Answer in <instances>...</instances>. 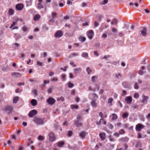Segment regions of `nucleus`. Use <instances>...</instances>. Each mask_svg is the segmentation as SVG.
Returning a JSON list of instances; mask_svg holds the SVG:
<instances>
[{
  "instance_id": "60",
  "label": "nucleus",
  "mask_w": 150,
  "mask_h": 150,
  "mask_svg": "<svg viewBox=\"0 0 150 150\" xmlns=\"http://www.w3.org/2000/svg\"><path fill=\"white\" fill-rule=\"evenodd\" d=\"M103 120V119H101L100 121L98 122H96V124L98 125H100L101 121Z\"/></svg>"
},
{
  "instance_id": "39",
  "label": "nucleus",
  "mask_w": 150,
  "mask_h": 150,
  "mask_svg": "<svg viewBox=\"0 0 150 150\" xmlns=\"http://www.w3.org/2000/svg\"><path fill=\"white\" fill-rule=\"evenodd\" d=\"M38 139L39 140L42 141L44 140V137L42 136L39 135L38 137Z\"/></svg>"
},
{
  "instance_id": "9",
  "label": "nucleus",
  "mask_w": 150,
  "mask_h": 150,
  "mask_svg": "<svg viewBox=\"0 0 150 150\" xmlns=\"http://www.w3.org/2000/svg\"><path fill=\"white\" fill-rule=\"evenodd\" d=\"M62 32L60 30H58L56 32L55 34V37L57 38H59L62 37Z\"/></svg>"
},
{
  "instance_id": "64",
  "label": "nucleus",
  "mask_w": 150,
  "mask_h": 150,
  "mask_svg": "<svg viewBox=\"0 0 150 150\" xmlns=\"http://www.w3.org/2000/svg\"><path fill=\"white\" fill-rule=\"evenodd\" d=\"M93 98H98V96L95 93H93L92 94Z\"/></svg>"
},
{
  "instance_id": "52",
  "label": "nucleus",
  "mask_w": 150,
  "mask_h": 150,
  "mask_svg": "<svg viewBox=\"0 0 150 150\" xmlns=\"http://www.w3.org/2000/svg\"><path fill=\"white\" fill-rule=\"evenodd\" d=\"M134 88L136 89H138L139 88V86H138L137 83H135L134 86Z\"/></svg>"
},
{
  "instance_id": "23",
  "label": "nucleus",
  "mask_w": 150,
  "mask_h": 150,
  "mask_svg": "<svg viewBox=\"0 0 150 150\" xmlns=\"http://www.w3.org/2000/svg\"><path fill=\"white\" fill-rule=\"evenodd\" d=\"M110 116H112V119L113 120H116L117 118V116L115 114H112Z\"/></svg>"
},
{
  "instance_id": "44",
  "label": "nucleus",
  "mask_w": 150,
  "mask_h": 150,
  "mask_svg": "<svg viewBox=\"0 0 150 150\" xmlns=\"http://www.w3.org/2000/svg\"><path fill=\"white\" fill-rule=\"evenodd\" d=\"M77 55H78V54H77L76 53H74L72 54H70V57H75V56H77Z\"/></svg>"
},
{
  "instance_id": "56",
  "label": "nucleus",
  "mask_w": 150,
  "mask_h": 150,
  "mask_svg": "<svg viewBox=\"0 0 150 150\" xmlns=\"http://www.w3.org/2000/svg\"><path fill=\"white\" fill-rule=\"evenodd\" d=\"M125 132V131L123 129H121L120 130L119 132V133L120 134H124Z\"/></svg>"
},
{
  "instance_id": "21",
  "label": "nucleus",
  "mask_w": 150,
  "mask_h": 150,
  "mask_svg": "<svg viewBox=\"0 0 150 150\" xmlns=\"http://www.w3.org/2000/svg\"><path fill=\"white\" fill-rule=\"evenodd\" d=\"M74 122L76 126L77 127H80L82 125V124L81 123L79 122L78 121H75Z\"/></svg>"
},
{
  "instance_id": "41",
  "label": "nucleus",
  "mask_w": 150,
  "mask_h": 150,
  "mask_svg": "<svg viewBox=\"0 0 150 150\" xmlns=\"http://www.w3.org/2000/svg\"><path fill=\"white\" fill-rule=\"evenodd\" d=\"M55 21V18H52L50 19L49 20V22H50L52 23H53Z\"/></svg>"
},
{
  "instance_id": "15",
  "label": "nucleus",
  "mask_w": 150,
  "mask_h": 150,
  "mask_svg": "<svg viewBox=\"0 0 150 150\" xmlns=\"http://www.w3.org/2000/svg\"><path fill=\"white\" fill-rule=\"evenodd\" d=\"M14 10L12 8H9L8 9V14L10 16H12L14 14Z\"/></svg>"
},
{
  "instance_id": "54",
  "label": "nucleus",
  "mask_w": 150,
  "mask_h": 150,
  "mask_svg": "<svg viewBox=\"0 0 150 150\" xmlns=\"http://www.w3.org/2000/svg\"><path fill=\"white\" fill-rule=\"evenodd\" d=\"M72 134V132L71 131H69L68 132V135L69 137L71 136Z\"/></svg>"
},
{
  "instance_id": "16",
  "label": "nucleus",
  "mask_w": 150,
  "mask_h": 150,
  "mask_svg": "<svg viewBox=\"0 0 150 150\" xmlns=\"http://www.w3.org/2000/svg\"><path fill=\"white\" fill-rule=\"evenodd\" d=\"M129 138L127 137L122 138H121L119 139V141L123 142H127Z\"/></svg>"
},
{
  "instance_id": "40",
  "label": "nucleus",
  "mask_w": 150,
  "mask_h": 150,
  "mask_svg": "<svg viewBox=\"0 0 150 150\" xmlns=\"http://www.w3.org/2000/svg\"><path fill=\"white\" fill-rule=\"evenodd\" d=\"M97 78V77L96 76H94L92 77L91 78L92 81L94 82L95 81V80Z\"/></svg>"
},
{
  "instance_id": "28",
  "label": "nucleus",
  "mask_w": 150,
  "mask_h": 150,
  "mask_svg": "<svg viewBox=\"0 0 150 150\" xmlns=\"http://www.w3.org/2000/svg\"><path fill=\"white\" fill-rule=\"evenodd\" d=\"M129 114L127 112L123 113L122 114V117L123 118H125L128 116Z\"/></svg>"
},
{
  "instance_id": "43",
  "label": "nucleus",
  "mask_w": 150,
  "mask_h": 150,
  "mask_svg": "<svg viewBox=\"0 0 150 150\" xmlns=\"http://www.w3.org/2000/svg\"><path fill=\"white\" fill-rule=\"evenodd\" d=\"M37 64L41 67L43 65V64L42 63L39 61L37 62Z\"/></svg>"
},
{
  "instance_id": "53",
  "label": "nucleus",
  "mask_w": 150,
  "mask_h": 150,
  "mask_svg": "<svg viewBox=\"0 0 150 150\" xmlns=\"http://www.w3.org/2000/svg\"><path fill=\"white\" fill-rule=\"evenodd\" d=\"M110 56L109 55H107L106 56H104L102 58V59H106L107 58H110Z\"/></svg>"
},
{
  "instance_id": "58",
  "label": "nucleus",
  "mask_w": 150,
  "mask_h": 150,
  "mask_svg": "<svg viewBox=\"0 0 150 150\" xmlns=\"http://www.w3.org/2000/svg\"><path fill=\"white\" fill-rule=\"evenodd\" d=\"M71 94L73 95H75L76 94L75 91L74 90H71Z\"/></svg>"
},
{
  "instance_id": "61",
  "label": "nucleus",
  "mask_w": 150,
  "mask_h": 150,
  "mask_svg": "<svg viewBox=\"0 0 150 150\" xmlns=\"http://www.w3.org/2000/svg\"><path fill=\"white\" fill-rule=\"evenodd\" d=\"M102 37L103 38H105L107 37V35L106 34L103 33V34Z\"/></svg>"
},
{
  "instance_id": "62",
  "label": "nucleus",
  "mask_w": 150,
  "mask_h": 150,
  "mask_svg": "<svg viewBox=\"0 0 150 150\" xmlns=\"http://www.w3.org/2000/svg\"><path fill=\"white\" fill-rule=\"evenodd\" d=\"M56 15V13L54 12H52V18H54Z\"/></svg>"
},
{
  "instance_id": "12",
  "label": "nucleus",
  "mask_w": 150,
  "mask_h": 150,
  "mask_svg": "<svg viewBox=\"0 0 150 150\" xmlns=\"http://www.w3.org/2000/svg\"><path fill=\"white\" fill-rule=\"evenodd\" d=\"M96 99H93L91 102V105L94 107H96L97 106V105L96 103Z\"/></svg>"
},
{
  "instance_id": "49",
  "label": "nucleus",
  "mask_w": 150,
  "mask_h": 150,
  "mask_svg": "<svg viewBox=\"0 0 150 150\" xmlns=\"http://www.w3.org/2000/svg\"><path fill=\"white\" fill-rule=\"evenodd\" d=\"M108 0H104L102 2V4L103 5L105 4L108 3Z\"/></svg>"
},
{
  "instance_id": "6",
  "label": "nucleus",
  "mask_w": 150,
  "mask_h": 150,
  "mask_svg": "<svg viewBox=\"0 0 150 150\" xmlns=\"http://www.w3.org/2000/svg\"><path fill=\"white\" fill-rule=\"evenodd\" d=\"M144 127V126L143 125L139 123L136 125V129L137 131H139Z\"/></svg>"
},
{
  "instance_id": "33",
  "label": "nucleus",
  "mask_w": 150,
  "mask_h": 150,
  "mask_svg": "<svg viewBox=\"0 0 150 150\" xmlns=\"http://www.w3.org/2000/svg\"><path fill=\"white\" fill-rule=\"evenodd\" d=\"M40 18V16L38 15H35L34 17V19L35 21L37 20H38Z\"/></svg>"
},
{
  "instance_id": "45",
  "label": "nucleus",
  "mask_w": 150,
  "mask_h": 150,
  "mask_svg": "<svg viewBox=\"0 0 150 150\" xmlns=\"http://www.w3.org/2000/svg\"><path fill=\"white\" fill-rule=\"evenodd\" d=\"M82 118V116L80 115H78L77 117V120L76 121H79L80 120H81Z\"/></svg>"
},
{
  "instance_id": "25",
  "label": "nucleus",
  "mask_w": 150,
  "mask_h": 150,
  "mask_svg": "<svg viewBox=\"0 0 150 150\" xmlns=\"http://www.w3.org/2000/svg\"><path fill=\"white\" fill-rule=\"evenodd\" d=\"M115 77L117 79H120L122 77V76L120 73H118L115 74Z\"/></svg>"
},
{
  "instance_id": "55",
  "label": "nucleus",
  "mask_w": 150,
  "mask_h": 150,
  "mask_svg": "<svg viewBox=\"0 0 150 150\" xmlns=\"http://www.w3.org/2000/svg\"><path fill=\"white\" fill-rule=\"evenodd\" d=\"M32 92L33 94L36 95L37 94V91L36 89H34L32 91Z\"/></svg>"
},
{
  "instance_id": "30",
  "label": "nucleus",
  "mask_w": 150,
  "mask_h": 150,
  "mask_svg": "<svg viewBox=\"0 0 150 150\" xmlns=\"http://www.w3.org/2000/svg\"><path fill=\"white\" fill-rule=\"evenodd\" d=\"M134 4V5L136 7H137L139 6V4L137 3H134L132 2H130L129 3V6H132Z\"/></svg>"
},
{
  "instance_id": "19",
  "label": "nucleus",
  "mask_w": 150,
  "mask_h": 150,
  "mask_svg": "<svg viewBox=\"0 0 150 150\" xmlns=\"http://www.w3.org/2000/svg\"><path fill=\"white\" fill-rule=\"evenodd\" d=\"M141 35H142L143 36H145L146 35V29L145 28H144L143 30L141 31Z\"/></svg>"
},
{
  "instance_id": "50",
  "label": "nucleus",
  "mask_w": 150,
  "mask_h": 150,
  "mask_svg": "<svg viewBox=\"0 0 150 150\" xmlns=\"http://www.w3.org/2000/svg\"><path fill=\"white\" fill-rule=\"evenodd\" d=\"M16 22H13V23L11 25V26L10 27V28H13V27L15 25H16Z\"/></svg>"
},
{
  "instance_id": "34",
  "label": "nucleus",
  "mask_w": 150,
  "mask_h": 150,
  "mask_svg": "<svg viewBox=\"0 0 150 150\" xmlns=\"http://www.w3.org/2000/svg\"><path fill=\"white\" fill-rule=\"evenodd\" d=\"M64 142H60L58 143V146L59 147H62L64 144Z\"/></svg>"
},
{
  "instance_id": "26",
  "label": "nucleus",
  "mask_w": 150,
  "mask_h": 150,
  "mask_svg": "<svg viewBox=\"0 0 150 150\" xmlns=\"http://www.w3.org/2000/svg\"><path fill=\"white\" fill-rule=\"evenodd\" d=\"M37 7L39 9H41L43 8V6H42V4L41 2H39L38 4Z\"/></svg>"
},
{
  "instance_id": "31",
  "label": "nucleus",
  "mask_w": 150,
  "mask_h": 150,
  "mask_svg": "<svg viewBox=\"0 0 150 150\" xmlns=\"http://www.w3.org/2000/svg\"><path fill=\"white\" fill-rule=\"evenodd\" d=\"M81 56L84 58H87L88 57V55L87 53L86 52H83Z\"/></svg>"
},
{
  "instance_id": "46",
  "label": "nucleus",
  "mask_w": 150,
  "mask_h": 150,
  "mask_svg": "<svg viewBox=\"0 0 150 150\" xmlns=\"http://www.w3.org/2000/svg\"><path fill=\"white\" fill-rule=\"evenodd\" d=\"M22 29H23V30L24 31L26 32V31H27V30H28V28H27V27L26 26H23V27Z\"/></svg>"
},
{
  "instance_id": "1",
  "label": "nucleus",
  "mask_w": 150,
  "mask_h": 150,
  "mask_svg": "<svg viewBox=\"0 0 150 150\" xmlns=\"http://www.w3.org/2000/svg\"><path fill=\"white\" fill-rule=\"evenodd\" d=\"M44 119L43 118L35 117L33 121L37 125H42L44 124Z\"/></svg>"
},
{
  "instance_id": "8",
  "label": "nucleus",
  "mask_w": 150,
  "mask_h": 150,
  "mask_svg": "<svg viewBox=\"0 0 150 150\" xmlns=\"http://www.w3.org/2000/svg\"><path fill=\"white\" fill-rule=\"evenodd\" d=\"M142 99L141 101L144 104H146L147 102V100L149 98V97L147 96H146L144 95H142Z\"/></svg>"
},
{
  "instance_id": "38",
  "label": "nucleus",
  "mask_w": 150,
  "mask_h": 150,
  "mask_svg": "<svg viewBox=\"0 0 150 150\" xmlns=\"http://www.w3.org/2000/svg\"><path fill=\"white\" fill-rule=\"evenodd\" d=\"M113 101V99L112 98H110L109 99L108 103L110 104V105L111 106L112 105V103Z\"/></svg>"
},
{
  "instance_id": "47",
  "label": "nucleus",
  "mask_w": 150,
  "mask_h": 150,
  "mask_svg": "<svg viewBox=\"0 0 150 150\" xmlns=\"http://www.w3.org/2000/svg\"><path fill=\"white\" fill-rule=\"evenodd\" d=\"M139 96V95L138 93H135L134 95V97L135 98H138Z\"/></svg>"
},
{
  "instance_id": "17",
  "label": "nucleus",
  "mask_w": 150,
  "mask_h": 150,
  "mask_svg": "<svg viewBox=\"0 0 150 150\" xmlns=\"http://www.w3.org/2000/svg\"><path fill=\"white\" fill-rule=\"evenodd\" d=\"M99 136L101 139L102 140H104L105 139V135L104 133H100Z\"/></svg>"
},
{
  "instance_id": "3",
  "label": "nucleus",
  "mask_w": 150,
  "mask_h": 150,
  "mask_svg": "<svg viewBox=\"0 0 150 150\" xmlns=\"http://www.w3.org/2000/svg\"><path fill=\"white\" fill-rule=\"evenodd\" d=\"M49 140L51 141H54L56 139L54 134L53 132H50L49 134Z\"/></svg>"
},
{
  "instance_id": "11",
  "label": "nucleus",
  "mask_w": 150,
  "mask_h": 150,
  "mask_svg": "<svg viewBox=\"0 0 150 150\" xmlns=\"http://www.w3.org/2000/svg\"><path fill=\"white\" fill-rule=\"evenodd\" d=\"M125 101L128 104H130L132 102V97L131 96L127 97L125 99Z\"/></svg>"
},
{
  "instance_id": "35",
  "label": "nucleus",
  "mask_w": 150,
  "mask_h": 150,
  "mask_svg": "<svg viewBox=\"0 0 150 150\" xmlns=\"http://www.w3.org/2000/svg\"><path fill=\"white\" fill-rule=\"evenodd\" d=\"M68 86L69 87V88H72L74 86V84L73 83H71L70 82H69L68 83Z\"/></svg>"
},
{
  "instance_id": "5",
  "label": "nucleus",
  "mask_w": 150,
  "mask_h": 150,
  "mask_svg": "<svg viewBox=\"0 0 150 150\" xmlns=\"http://www.w3.org/2000/svg\"><path fill=\"white\" fill-rule=\"evenodd\" d=\"M37 111L35 110H33L30 111L28 114V116L30 117H32L37 114Z\"/></svg>"
},
{
  "instance_id": "57",
  "label": "nucleus",
  "mask_w": 150,
  "mask_h": 150,
  "mask_svg": "<svg viewBox=\"0 0 150 150\" xmlns=\"http://www.w3.org/2000/svg\"><path fill=\"white\" fill-rule=\"evenodd\" d=\"M81 6L83 7H84L87 6V4L86 3L83 2L81 4Z\"/></svg>"
},
{
  "instance_id": "48",
  "label": "nucleus",
  "mask_w": 150,
  "mask_h": 150,
  "mask_svg": "<svg viewBox=\"0 0 150 150\" xmlns=\"http://www.w3.org/2000/svg\"><path fill=\"white\" fill-rule=\"evenodd\" d=\"M99 25V23L97 22L96 21H95L94 22V26L95 27H96L98 26Z\"/></svg>"
},
{
  "instance_id": "59",
  "label": "nucleus",
  "mask_w": 150,
  "mask_h": 150,
  "mask_svg": "<svg viewBox=\"0 0 150 150\" xmlns=\"http://www.w3.org/2000/svg\"><path fill=\"white\" fill-rule=\"evenodd\" d=\"M43 29L44 30H48V27L45 25H44L43 27Z\"/></svg>"
},
{
  "instance_id": "27",
  "label": "nucleus",
  "mask_w": 150,
  "mask_h": 150,
  "mask_svg": "<svg viewBox=\"0 0 150 150\" xmlns=\"http://www.w3.org/2000/svg\"><path fill=\"white\" fill-rule=\"evenodd\" d=\"M19 98L18 96H16L13 99V103H16L18 101Z\"/></svg>"
},
{
  "instance_id": "29",
  "label": "nucleus",
  "mask_w": 150,
  "mask_h": 150,
  "mask_svg": "<svg viewBox=\"0 0 150 150\" xmlns=\"http://www.w3.org/2000/svg\"><path fill=\"white\" fill-rule=\"evenodd\" d=\"M117 23V21L115 18L111 22L112 24L116 25Z\"/></svg>"
},
{
  "instance_id": "42",
  "label": "nucleus",
  "mask_w": 150,
  "mask_h": 150,
  "mask_svg": "<svg viewBox=\"0 0 150 150\" xmlns=\"http://www.w3.org/2000/svg\"><path fill=\"white\" fill-rule=\"evenodd\" d=\"M86 71L88 74H90V73L91 71V70L90 68L89 67H88L86 69Z\"/></svg>"
},
{
  "instance_id": "51",
  "label": "nucleus",
  "mask_w": 150,
  "mask_h": 150,
  "mask_svg": "<svg viewBox=\"0 0 150 150\" xmlns=\"http://www.w3.org/2000/svg\"><path fill=\"white\" fill-rule=\"evenodd\" d=\"M111 30L112 32L115 33L117 32V29L115 28H112Z\"/></svg>"
},
{
  "instance_id": "22",
  "label": "nucleus",
  "mask_w": 150,
  "mask_h": 150,
  "mask_svg": "<svg viewBox=\"0 0 150 150\" xmlns=\"http://www.w3.org/2000/svg\"><path fill=\"white\" fill-rule=\"evenodd\" d=\"M31 103L34 106H36L37 105V101L34 99H33L31 100Z\"/></svg>"
},
{
  "instance_id": "36",
  "label": "nucleus",
  "mask_w": 150,
  "mask_h": 150,
  "mask_svg": "<svg viewBox=\"0 0 150 150\" xmlns=\"http://www.w3.org/2000/svg\"><path fill=\"white\" fill-rule=\"evenodd\" d=\"M79 40L82 42H83L85 40L86 38L84 37L80 36L79 38Z\"/></svg>"
},
{
  "instance_id": "20",
  "label": "nucleus",
  "mask_w": 150,
  "mask_h": 150,
  "mask_svg": "<svg viewBox=\"0 0 150 150\" xmlns=\"http://www.w3.org/2000/svg\"><path fill=\"white\" fill-rule=\"evenodd\" d=\"M81 71V68L74 69V73L76 74Z\"/></svg>"
},
{
  "instance_id": "63",
  "label": "nucleus",
  "mask_w": 150,
  "mask_h": 150,
  "mask_svg": "<svg viewBox=\"0 0 150 150\" xmlns=\"http://www.w3.org/2000/svg\"><path fill=\"white\" fill-rule=\"evenodd\" d=\"M7 143L9 146H11L12 143H11V141H10V140H8L7 141Z\"/></svg>"
},
{
  "instance_id": "2",
  "label": "nucleus",
  "mask_w": 150,
  "mask_h": 150,
  "mask_svg": "<svg viewBox=\"0 0 150 150\" xmlns=\"http://www.w3.org/2000/svg\"><path fill=\"white\" fill-rule=\"evenodd\" d=\"M56 101L55 99L52 98H49L47 100V103L50 105H52Z\"/></svg>"
},
{
  "instance_id": "7",
  "label": "nucleus",
  "mask_w": 150,
  "mask_h": 150,
  "mask_svg": "<svg viewBox=\"0 0 150 150\" xmlns=\"http://www.w3.org/2000/svg\"><path fill=\"white\" fill-rule=\"evenodd\" d=\"M13 109V107L11 106H7L5 108V111L6 112H7L8 114L11 113L12 112Z\"/></svg>"
},
{
  "instance_id": "18",
  "label": "nucleus",
  "mask_w": 150,
  "mask_h": 150,
  "mask_svg": "<svg viewBox=\"0 0 150 150\" xmlns=\"http://www.w3.org/2000/svg\"><path fill=\"white\" fill-rule=\"evenodd\" d=\"M86 135V133L84 131H82L80 132L79 134V136L82 138H84Z\"/></svg>"
},
{
  "instance_id": "37",
  "label": "nucleus",
  "mask_w": 150,
  "mask_h": 150,
  "mask_svg": "<svg viewBox=\"0 0 150 150\" xmlns=\"http://www.w3.org/2000/svg\"><path fill=\"white\" fill-rule=\"evenodd\" d=\"M101 27L102 30L104 28H107L108 27V25L106 24L102 23L101 25Z\"/></svg>"
},
{
  "instance_id": "13",
  "label": "nucleus",
  "mask_w": 150,
  "mask_h": 150,
  "mask_svg": "<svg viewBox=\"0 0 150 150\" xmlns=\"http://www.w3.org/2000/svg\"><path fill=\"white\" fill-rule=\"evenodd\" d=\"M12 76H14L15 77H20L21 76V74L18 72H13L11 73Z\"/></svg>"
},
{
  "instance_id": "24",
  "label": "nucleus",
  "mask_w": 150,
  "mask_h": 150,
  "mask_svg": "<svg viewBox=\"0 0 150 150\" xmlns=\"http://www.w3.org/2000/svg\"><path fill=\"white\" fill-rule=\"evenodd\" d=\"M144 66H142L141 68V70H139L138 71V73L140 75H142L143 74V71L142 70H144Z\"/></svg>"
},
{
  "instance_id": "10",
  "label": "nucleus",
  "mask_w": 150,
  "mask_h": 150,
  "mask_svg": "<svg viewBox=\"0 0 150 150\" xmlns=\"http://www.w3.org/2000/svg\"><path fill=\"white\" fill-rule=\"evenodd\" d=\"M93 31L92 30H90L88 33L87 36L90 39H91L93 37Z\"/></svg>"
},
{
  "instance_id": "4",
  "label": "nucleus",
  "mask_w": 150,
  "mask_h": 150,
  "mask_svg": "<svg viewBox=\"0 0 150 150\" xmlns=\"http://www.w3.org/2000/svg\"><path fill=\"white\" fill-rule=\"evenodd\" d=\"M24 7V5L22 4H18L16 6V9L18 11L22 10Z\"/></svg>"
},
{
  "instance_id": "32",
  "label": "nucleus",
  "mask_w": 150,
  "mask_h": 150,
  "mask_svg": "<svg viewBox=\"0 0 150 150\" xmlns=\"http://www.w3.org/2000/svg\"><path fill=\"white\" fill-rule=\"evenodd\" d=\"M71 108L74 109H77L78 107V105H71Z\"/></svg>"
},
{
  "instance_id": "14",
  "label": "nucleus",
  "mask_w": 150,
  "mask_h": 150,
  "mask_svg": "<svg viewBox=\"0 0 150 150\" xmlns=\"http://www.w3.org/2000/svg\"><path fill=\"white\" fill-rule=\"evenodd\" d=\"M99 115L101 117V119H102L103 118L106 117L107 116V114H106L104 113L103 114L102 112H100L99 113Z\"/></svg>"
}]
</instances>
